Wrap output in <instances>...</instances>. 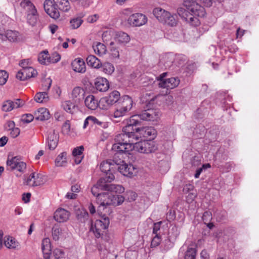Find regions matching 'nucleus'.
I'll list each match as a JSON object with an SVG mask.
<instances>
[{
  "label": "nucleus",
  "instance_id": "5fc2aeb1",
  "mask_svg": "<svg viewBox=\"0 0 259 259\" xmlns=\"http://www.w3.org/2000/svg\"><path fill=\"white\" fill-rule=\"evenodd\" d=\"M64 252L62 249L56 248L53 251V255L56 259H60L64 256Z\"/></svg>",
  "mask_w": 259,
  "mask_h": 259
},
{
  "label": "nucleus",
  "instance_id": "473e14b6",
  "mask_svg": "<svg viewBox=\"0 0 259 259\" xmlns=\"http://www.w3.org/2000/svg\"><path fill=\"white\" fill-rule=\"evenodd\" d=\"M54 3L58 7V9L63 11L68 12L70 8V4L68 0H53Z\"/></svg>",
  "mask_w": 259,
  "mask_h": 259
},
{
  "label": "nucleus",
  "instance_id": "cd10ccee",
  "mask_svg": "<svg viewBox=\"0 0 259 259\" xmlns=\"http://www.w3.org/2000/svg\"><path fill=\"white\" fill-rule=\"evenodd\" d=\"M34 117L36 120H46L50 118L49 110L46 108H40L34 112Z\"/></svg>",
  "mask_w": 259,
  "mask_h": 259
},
{
  "label": "nucleus",
  "instance_id": "dca6fc26",
  "mask_svg": "<svg viewBox=\"0 0 259 259\" xmlns=\"http://www.w3.org/2000/svg\"><path fill=\"white\" fill-rule=\"evenodd\" d=\"M37 74V72L30 66L25 69H21L16 75L17 78L21 80H25L31 77H34Z\"/></svg>",
  "mask_w": 259,
  "mask_h": 259
},
{
  "label": "nucleus",
  "instance_id": "4c0bfd02",
  "mask_svg": "<svg viewBox=\"0 0 259 259\" xmlns=\"http://www.w3.org/2000/svg\"><path fill=\"white\" fill-rule=\"evenodd\" d=\"M50 56L47 51L41 52L38 56V61L41 64L48 65L50 64Z\"/></svg>",
  "mask_w": 259,
  "mask_h": 259
},
{
  "label": "nucleus",
  "instance_id": "f03ea898",
  "mask_svg": "<svg viewBox=\"0 0 259 259\" xmlns=\"http://www.w3.org/2000/svg\"><path fill=\"white\" fill-rule=\"evenodd\" d=\"M153 15L161 23L170 26H176L177 23V16L161 8H156L153 10Z\"/></svg>",
  "mask_w": 259,
  "mask_h": 259
},
{
  "label": "nucleus",
  "instance_id": "6e6552de",
  "mask_svg": "<svg viewBox=\"0 0 259 259\" xmlns=\"http://www.w3.org/2000/svg\"><path fill=\"white\" fill-rule=\"evenodd\" d=\"M155 135L156 131L153 127H143L136 128L135 133L131 137L135 142L143 138L153 139Z\"/></svg>",
  "mask_w": 259,
  "mask_h": 259
},
{
  "label": "nucleus",
  "instance_id": "680f3d73",
  "mask_svg": "<svg viewBox=\"0 0 259 259\" xmlns=\"http://www.w3.org/2000/svg\"><path fill=\"white\" fill-rule=\"evenodd\" d=\"M62 131L64 134H68L70 131V123L69 120H66L62 126Z\"/></svg>",
  "mask_w": 259,
  "mask_h": 259
},
{
  "label": "nucleus",
  "instance_id": "79ce46f5",
  "mask_svg": "<svg viewBox=\"0 0 259 259\" xmlns=\"http://www.w3.org/2000/svg\"><path fill=\"white\" fill-rule=\"evenodd\" d=\"M197 250L195 247H188L185 253V259H195Z\"/></svg>",
  "mask_w": 259,
  "mask_h": 259
},
{
  "label": "nucleus",
  "instance_id": "ea45409f",
  "mask_svg": "<svg viewBox=\"0 0 259 259\" xmlns=\"http://www.w3.org/2000/svg\"><path fill=\"white\" fill-rule=\"evenodd\" d=\"M34 100L39 103H46L49 101V97L46 92H39L35 95Z\"/></svg>",
  "mask_w": 259,
  "mask_h": 259
},
{
  "label": "nucleus",
  "instance_id": "09e8293b",
  "mask_svg": "<svg viewBox=\"0 0 259 259\" xmlns=\"http://www.w3.org/2000/svg\"><path fill=\"white\" fill-rule=\"evenodd\" d=\"M27 19L28 22L31 25H34L36 24L37 19V12L33 13V12H32L31 13H28Z\"/></svg>",
  "mask_w": 259,
  "mask_h": 259
},
{
  "label": "nucleus",
  "instance_id": "0eeeda50",
  "mask_svg": "<svg viewBox=\"0 0 259 259\" xmlns=\"http://www.w3.org/2000/svg\"><path fill=\"white\" fill-rule=\"evenodd\" d=\"M133 146L136 151L142 153H150L155 152L157 149V146L155 142L151 140H144L138 142H133Z\"/></svg>",
  "mask_w": 259,
  "mask_h": 259
},
{
  "label": "nucleus",
  "instance_id": "72a5a7b5",
  "mask_svg": "<svg viewBox=\"0 0 259 259\" xmlns=\"http://www.w3.org/2000/svg\"><path fill=\"white\" fill-rule=\"evenodd\" d=\"M83 149V147L80 146L74 148L72 151V155L74 157V162L77 164H79L82 159Z\"/></svg>",
  "mask_w": 259,
  "mask_h": 259
},
{
  "label": "nucleus",
  "instance_id": "b1692460",
  "mask_svg": "<svg viewBox=\"0 0 259 259\" xmlns=\"http://www.w3.org/2000/svg\"><path fill=\"white\" fill-rule=\"evenodd\" d=\"M84 103L89 109L95 110L98 107L101 109L100 101L99 102L93 95H91L87 96L85 99Z\"/></svg>",
  "mask_w": 259,
  "mask_h": 259
},
{
  "label": "nucleus",
  "instance_id": "7ed1b4c3",
  "mask_svg": "<svg viewBox=\"0 0 259 259\" xmlns=\"http://www.w3.org/2000/svg\"><path fill=\"white\" fill-rule=\"evenodd\" d=\"M118 136L119 134L115 138L116 143L112 146L113 150L121 153H129L134 149L133 146L134 141L131 136L122 137L121 139H118Z\"/></svg>",
  "mask_w": 259,
  "mask_h": 259
},
{
  "label": "nucleus",
  "instance_id": "2eb2a0df",
  "mask_svg": "<svg viewBox=\"0 0 259 259\" xmlns=\"http://www.w3.org/2000/svg\"><path fill=\"white\" fill-rule=\"evenodd\" d=\"M59 139V133L54 130L48 131L47 139V146L51 150H54L57 146Z\"/></svg>",
  "mask_w": 259,
  "mask_h": 259
},
{
  "label": "nucleus",
  "instance_id": "3c124183",
  "mask_svg": "<svg viewBox=\"0 0 259 259\" xmlns=\"http://www.w3.org/2000/svg\"><path fill=\"white\" fill-rule=\"evenodd\" d=\"M9 77V74L5 70H0V85H4Z\"/></svg>",
  "mask_w": 259,
  "mask_h": 259
},
{
  "label": "nucleus",
  "instance_id": "a18cd8bd",
  "mask_svg": "<svg viewBox=\"0 0 259 259\" xmlns=\"http://www.w3.org/2000/svg\"><path fill=\"white\" fill-rule=\"evenodd\" d=\"M41 249L43 252L48 253L51 250V241L49 238H45L42 241Z\"/></svg>",
  "mask_w": 259,
  "mask_h": 259
},
{
  "label": "nucleus",
  "instance_id": "8fccbe9b",
  "mask_svg": "<svg viewBox=\"0 0 259 259\" xmlns=\"http://www.w3.org/2000/svg\"><path fill=\"white\" fill-rule=\"evenodd\" d=\"M124 198L122 196L117 194L115 196H113L112 198H111V204L114 205H120L124 201Z\"/></svg>",
  "mask_w": 259,
  "mask_h": 259
},
{
  "label": "nucleus",
  "instance_id": "052dcab7",
  "mask_svg": "<svg viewBox=\"0 0 259 259\" xmlns=\"http://www.w3.org/2000/svg\"><path fill=\"white\" fill-rule=\"evenodd\" d=\"M88 216V212L84 209L80 211V214L77 213V217L80 221H84Z\"/></svg>",
  "mask_w": 259,
  "mask_h": 259
},
{
  "label": "nucleus",
  "instance_id": "9d476101",
  "mask_svg": "<svg viewBox=\"0 0 259 259\" xmlns=\"http://www.w3.org/2000/svg\"><path fill=\"white\" fill-rule=\"evenodd\" d=\"M147 17L140 13L133 14L127 19V24L132 27H140L147 22Z\"/></svg>",
  "mask_w": 259,
  "mask_h": 259
},
{
  "label": "nucleus",
  "instance_id": "338daca9",
  "mask_svg": "<svg viewBox=\"0 0 259 259\" xmlns=\"http://www.w3.org/2000/svg\"><path fill=\"white\" fill-rule=\"evenodd\" d=\"M161 223V222H159L154 224L153 227V233L154 234H157V231L160 230Z\"/></svg>",
  "mask_w": 259,
  "mask_h": 259
},
{
  "label": "nucleus",
  "instance_id": "e433bc0d",
  "mask_svg": "<svg viewBox=\"0 0 259 259\" xmlns=\"http://www.w3.org/2000/svg\"><path fill=\"white\" fill-rule=\"evenodd\" d=\"M93 48L94 52L100 56H103L106 53V47L101 42H96L94 44Z\"/></svg>",
  "mask_w": 259,
  "mask_h": 259
},
{
  "label": "nucleus",
  "instance_id": "f257e3e1",
  "mask_svg": "<svg viewBox=\"0 0 259 259\" xmlns=\"http://www.w3.org/2000/svg\"><path fill=\"white\" fill-rule=\"evenodd\" d=\"M183 5L187 8H180L178 9V14L190 25L197 26L200 24L199 18L203 17L205 15L204 8L196 2L195 0H183Z\"/></svg>",
  "mask_w": 259,
  "mask_h": 259
},
{
  "label": "nucleus",
  "instance_id": "5701e85b",
  "mask_svg": "<svg viewBox=\"0 0 259 259\" xmlns=\"http://www.w3.org/2000/svg\"><path fill=\"white\" fill-rule=\"evenodd\" d=\"M4 245L10 249L18 250L20 248L19 242L15 238L10 236H6L5 237Z\"/></svg>",
  "mask_w": 259,
  "mask_h": 259
},
{
  "label": "nucleus",
  "instance_id": "2f4dec72",
  "mask_svg": "<svg viewBox=\"0 0 259 259\" xmlns=\"http://www.w3.org/2000/svg\"><path fill=\"white\" fill-rule=\"evenodd\" d=\"M115 39L120 44L125 45L130 42L131 38L126 33L120 31L116 33Z\"/></svg>",
  "mask_w": 259,
  "mask_h": 259
},
{
  "label": "nucleus",
  "instance_id": "a878e982",
  "mask_svg": "<svg viewBox=\"0 0 259 259\" xmlns=\"http://www.w3.org/2000/svg\"><path fill=\"white\" fill-rule=\"evenodd\" d=\"M84 91L80 87H75L73 89L71 93V98L74 102L78 103L82 101L84 98Z\"/></svg>",
  "mask_w": 259,
  "mask_h": 259
},
{
  "label": "nucleus",
  "instance_id": "6e6d98bb",
  "mask_svg": "<svg viewBox=\"0 0 259 259\" xmlns=\"http://www.w3.org/2000/svg\"><path fill=\"white\" fill-rule=\"evenodd\" d=\"M163 62L166 66H169L170 64L173 62V56L170 54H166L163 57Z\"/></svg>",
  "mask_w": 259,
  "mask_h": 259
},
{
  "label": "nucleus",
  "instance_id": "aec40b11",
  "mask_svg": "<svg viewBox=\"0 0 259 259\" xmlns=\"http://www.w3.org/2000/svg\"><path fill=\"white\" fill-rule=\"evenodd\" d=\"M94 85L96 89L100 92H106L109 88L108 80L103 77H98L95 79Z\"/></svg>",
  "mask_w": 259,
  "mask_h": 259
},
{
  "label": "nucleus",
  "instance_id": "6ab92c4d",
  "mask_svg": "<svg viewBox=\"0 0 259 259\" xmlns=\"http://www.w3.org/2000/svg\"><path fill=\"white\" fill-rule=\"evenodd\" d=\"M70 215V212L67 210L59 208L54 212V218L58 222L64 223L69 220Z\"/></svg>",
  "mask_w": 259,
  "mask_h": 259
},
{
  "label": "nucleus",
  "instance_id": "603ef678",
  "mask_svg": "<svg viewBox=\"0 0 259 259\" xmlns=\"http://www.w3.org/2000/svg\"><path fill=\"white\" fill-rule=\"evenodd\" d=\"M34 118V115L31 114H26L22 116L21 121L23 123H30L31 122Z\"/></svg>",
  "mask_w": 259,
  "mask_h": 259
},
{
  "label": "nucleus",
  "instance_id": "f3484780",
  "mask_svg": "<svg viewBox=\"0 0 259 259\" xmlns=\"http://www.w3.org/2000/svg\"><path fill=\"white\" fill-rule=\"evenodd\" d=\"M141 119L143 120L155 121L160 116V112L156 109H149L140 114Z\"/></svg>",
  "mask_w": 259,
  "mask_h": 259
},
{
  "label": "nucleus",
  "instance_id": "c756f323",
  "mask_svg": "<svg viewBox=\"0 0 259 259\" xmlns=\"http://www.w3.org/2000/svg\"><path fill=\"white\" fill-rule=\"evenodd\" d=\"M105 191H109L116 194H121L124 191V188L120 185L109 184L105 183Z\"/></svg>",
  "mask_w": 259,
  "mask_h": 259
},
{
  "label": "nucleus",
  "instance_id": "c9c22d12",
  "mask_svg": "<svg viewBox=\"0 0 259 259\" xmlns=\"http://www.w3.org/2000/svg\"><path fill=\"white\" fill-rule=\"evenodd\" d=\"M21 7L28 13H36V9L33 4L29 0H23L20 3Z\"/></svg>",
  "mask_w": 259,
  "mask_h": 259
},
{
  "label": "nucleus",
  "instance_id": "393cba45",
  "mask_svg": "<svg viewBox=\"0 0 259 259\" xmlns=\"http://www.w3.org/2000/svg\"><path fill=\"white\" fill-rule=\"evenodd\" d=\"M72 69L76 72L84 73L86 70L85 65L83 59L81 58H76L71 63Z\"/></svg>",
  "mask_w": 259,
  "mask_h": 259
},
{
  "label": "nucleus",
  "instance_id": "4468645a",
  "mask_svg": "<svg viewBox=\"0 0 259 259\" xmlns=\"http://www.w3.org/2000/svg\"><path fill=\"white\" fill-rule=\"evenodd\" d=\"M53 1L46 0L44 3V8L45 12L52 18L57 19L60 16L58 8L56 7Z\"/></svg>",
  "mask_w": 259,
  "mask_h": 259
},
{
  "label": "nucleus",
  "instance_id": "49530a36",
  "mask_svg": "<svg viewBox=\"0 0 259 259\" xmlns=\"http://www.w3.org/2000/svg\"><path fill=\"white\" fill-rule=\"evenodd\" d=\"M6 37L11 41H15L17 40L18 32L11 30H7L6 32Z\"/></svg>",
  "mask_w": 259,
  "mask_h": 259
},
{
  "label": "nucleus",
  "instance_id": "423d86ee",
  "mask_svg": "<svg viewBox=\"0 0 259 259\" xmlns=\"http://www.w3.org/2000/svg\"><path fill=\"white\" fill-rule=\"evenodd\" d=\"M101 215V219L97 220L95 223L94 226H92L91 230L97 238L101 237L104 231L106 229L109 225V219L106 215V213H103Z\"/></svg>",
  "mask_w": 259,
  "mask_h": 259
},
{
  "label": "nucleus",
  "instance_id": "f704fd0d",
  "mask_svg": "<svg viewBox=\"0 0 259 259\" xmlns=\"http://www.w3.org/2000/svg\"><path fill=\"white\" fill-rule=\"evenodd\" d=\"M55 163L56 166H65L67 163L66 152H63L59 154L56 157Z\"/></svg>",
  "mask_w": 259,
  "mask_h": 259
},
{
  "label": "nucleus",
  "instance_id": "864d4df0",
  "mask_svg": "<svg viewBox=\"0 0 259 259\" xmlns=\"http://www.w3.org/2000/svg\"><path fill=\"white\" fill-rule=\"evenodd\" d=\"M111 56L112 59H118L119 58V52L118 49L113 46L111 47Z\"/></svg>",
  "mask_w": 259,
  "mask_h": 259
},
{
  "label": "nucleus",
  "instance_id": "1a4fd4ad",
  "mask_svg": "<svg viewBox=\"0 0 259 259\" xmlns=\"http://www.w3.org/2000/svg\"><path fill=\"white\" fill-rule=\"evenodd\" d=\"M120 93L117 91H114L108 96L100 99L101 109L107 110L113 104L116 103L120 98Z\"/></svg>",
  "mask_w": 259,
  "mask_h": 259
},
{
  "label": "nucleus",
  "instance_id": "412c9836",
  "mask_svg": "<svg viewBox=\"0 0 259 259\" xmlns=\"http://www.w3.org/2000/svg\"><path fill=\"white\" fill-rule=\"evenodd\" d=\"M22 104V102L20 99H17L14 101L7 100L3 103L2 109L5 112H9L13 109L20 107Z\"/></svg>",
  "mask_w": 259,
  "mask_h": 259
},
{
  "label": "nucleus",
  "instance_id": "774afa93",
  "mask_svg": "<svg viewBox=\"0 0 259 259\" xmlns=\"http://www.w3.org/2000/svg\"><path fill=\"white\" fill-rule=\"evenodd\" d=\"M15 124L13 121L10 120L7 122L5 127L8 131H10L15 127Z\"/></svg>",
  "mask_w": 259,
  "mask_h": 259
},
{
  "label": "nucleus",
  "instance_id": "a19ab883",
  "mask_svg": "<svg viewBox=\"0 0 259 259\" xmlns=\"http://www.w3.org/2000/svg\"><path fill=\"white\" fill-rule=\"evenodd\" d=\"M102 70L106 74L111 75L115 70L113 65L109 62H105L102 64Z\"/></svg>",
  "mask_w": 259,
  "mask_h": 259
},
{
  "label": "nucleus",
  "instance_id": "de8ad7c7",
  "mask_svg": "<svg viewBox=\"0 0 259 259\" xmlns=\"http://www.w3.org/2000/svg\"><path fill=\"white\" fill-rule=\"evenodd\" d=\"M62 107L66 112L72 113L75 106L69 101H66L62 102Z\"/></svg>",
  "mask_w": 259,
  "mask_h": 259
},
{
  "label": "nucleus",
  "instance_id": "e2e57ef3",
  "mask_svg": "<svg viewBox=\"0 0 259 259\" xmlns=\"http://www.w3.org/2000/svg\"><path fill=\"white\" fill-rule=\"evenodd\" d=\"M106 174L107 175L104 178H101V179L105 180V183L107 184V182L110 183L113 181L115 179V177L112 172H109V174L107 172Z\"/></svg>",
  "mask_w": 259,
  "mask_h": 259
},
{
  "label": "nucleus",
  "instance_id": "37998d69",
  "mask_svg": "<svg viewBox=\"0 0 259 259\" xmlns=\"http://www.w3.org/2000/svg\"><path fill=\"white\" fill-rule=\"evenodd\" d=\"M127 112L124 110L121 107L117 108L115 111L110 114L111 118H119L124 116Z\"/></svg>",
  "mask_w": 259,
  "mask_h": 259
},
{
  "label": "nucleus",
  "instance_id": "4be33fe9",
  "mask_svg": "<svg viewBox=\"0 0 259 259\" xmlns=\"http://www.w3.org/2000/svg\"><path fill=\"white\" fill-rule=\"evenodd\" d=\"M68 235V231L59 226H55L52 228V237L54 240L65 239Z\"/></svg>",
  "mask_w": 259,
  "mask_h": 259
},
{
  "label": "nucleus",
  "instance_id": "bb28decb",
  "mask_svg": "<svg viewBox=\"0 0 259 259\" xmlns=\"http://www.w3.org/2000/svg\"><path fill=\"white\" fill-rule=\"evenodd\" d=\"M117 165V163L114 160H108L102 162L100 163V168L102 172L107 173L114 169H116V166Z\"/></svg>",
  "mask_w": 259,
  "mask_h": 259
},
{
  "label": "nucleus",
  "instance_id": "f8f14e48",
  "mask_svg": "<svg viewBox=\"0 0 259 259\" xmlns=\"http://www.w3.org/2000/svg\"><path fill=\"white\" fill-rule=\"evenodd\" d=\"M117 164L116 168L124 176L132 177L137 172V168L132 164H127L123 161Z\"/></svg>",
  "mask_w": 259,
  "mask_h": 259
},
{
  "label": "nucleus",
  "instance_id": "bf43d9fd",
  "mask_svg": "<svg viewBox=\"0 0 259 259\" xmlns=\"http://www.w3.org/2000/svg\"><path fill=\"white\" fill-rule=\"evenodd\" d=\"M161 242V238L158 234H155V236L153 237L151 241V246L156 247L159 245Z\"/></svg>",
  "mask_w": 259,
  "mask_h": 259
},
{
  "label": "nucleus",
  "instance_id": "4d7b16f0",
  "mask_svg": "<svg viewBox=\"0 0 259 259\" xmlns=\"http://www.w3.org/2000/svg\"><path fill=\"white\" fill-rule=\"evenodd\" d=\"M60 55L57 53H54L50 56V63H57L60 61Z\"/></svg>",
  "mask_w": 259,
  "mask_h": 259
},
{
  "label": "nucleus",
  "instance_id": "c03bdc74",
  "mask_svg": "<svg viewBox=\"0 0 259 259\" xmlns=\"http://www.w3.org/2000/svg\"><path fill=\"white\" fill-rule=\"evenodd\" d=\"M83 22V20L80 17H75L71 19L70 21V27L73 29H77L80 27Z\"/></svg>",
  "mask_w": 259,
  "mask_h": 259
},
{
  "label": "nucleus",
  "instance_id": "20e7f679",
  "mask_svg": "<svg viewBox=\"0 0 259 259\" xmlns=\"http://www.w3.org/2000/svg\"><path fill=\"white\" fill-rule=\"evenodd\" d=\"M141 116L140 114H136L132 116L130 118L126 119V125L123 127L122 133L119 134L118 139L131 136L135 133V130L133 129L134 125H137L140 123Z\"/></svg>",
  "mask_w": 259,
  "mask_h": 259
},
{
  "label": "nucleus",
  "instance_id": "ddd939ff",
  "mask_svg": "<svg viewBox=\"0 0 259 259\" xmlns=\"http://www.w3.org/2000/svg\"><path fill=\"white\" fill-rule=\"evenodd\" d=\"M7 166L11 170H17L21 172H24L26 169V163L20 160L17 157L8 159L7 162Z\"/></svg>",
  "mask_w": 259,
  "mask_h": 259
},
{
  "label": "nucleus",
  "instance_id": "58836bf2",
  "mask_svg": "<svg viewBox=\"0 0 259 259\" xmlns=\"http://www.w3.org/2000/svg\"><path fill=\"white\" fill-rule=\"evenodd\" d=\"M104 186H105V180L100 179L92 188L91 191L93 195L97 197V194H100L99 193V190L105 191Z\"/></svg>",
  "mask_w": 259,
  "mask_h": 259
},
{
  "label": "nucleus",
  "instance_id": "0e129e2a",
  "mask_svg": "<svg viewBox=\"0 0 259 259\" xmlns=\"http://www.w3.org/2000/svg\"><path fill=\"white\" fill-rule=\"evenodd\" d=\"M89 120H90V124H97L101 125L102 124V122L99 120L96 117L93 116H89Z\"/></svg>",
  "mask_w": 259,
  "mask_h": 259
},
{
  "label": "nucleus",
  "instance_id": "13d9d810",
  "mask_svg": "<svg viewBox=\"0 0 259 259\" xmlns=\"http://www.w3.org/2000/svg\"><path fill=\"white\" fill-rule=\"evenodd\" d=\"M19 65L22 69H25L31 66V61L29 59H24L20 62Z\"/></svg>",
  "mask_w": 259,
  "mask_h": 259
},
{
  "label": "nucleus",
  "instance_id": "c85d7f7f",
  "mask_svg": "<svg viewBox=\"0 0 259 259\" xmlns=\"http://www.w3.org/2000/svg\"><path fill=\"white\" fill-rule=\"evenodd\" d=\"M88 66L95 69H99L102 66V63L98 58L94 55H89L86 59Z\"/></svg>",
  "mask_w": 259,
  "mask_h": 259
},
{
  "label": "nucleus",
  "instance_id": "a211bd4d",
  "mask_svg": "<svg viewBox=\"0 0 259 259\" xmlns=\"http://www.w3.org/2000/svg\"><path fill=\"white\" fill-rule=\"evenodd\" d=\"M180 83V80L178 77H170L165 79H160L158 85L162 88L172 89L177 87Z\"/></svg>",
  "mask_w": 259,
  "mask_h": 259
},
{
  "label": "nucleus",
  "instance_id": "39448f33",
  "mask_svg": "<svg viewBox=\"0 0 259 259\" xmlns=\"http://www.w3.org/2000/svg\"><path fill=\"white\" fill-rule=\"evenodd\" d=\"M97 203L99 204L97 212L98 214L109 212V205L112 203L111 195L108 193H100L97 194L96 197Z\"/></svg>",
  "mask_w": 259,
  "mask_h": 259
},
{
  "label": "nucleus",
  "instance_id": "9b49d317",
  "mask_svg": "<svg viewBox=\"0 0 259 259\" xmlns=\"http://www.w3.org/2000/svg\"><path fill=\"white\" fill-rule=\"evenodd\" d=\"M46 182V178L40 174L33 172L27 178L25 183L31 187L39 186L44 184Z\"/></svg>",
  "mask_w": 259,
  "mask_h": 259
},
{
  "label": "nucleus",
  "instance_id": "69168bd1",
  "mask_svg": "<svg viewBox=\"0 0 259 259\" xmlns=\"http://www.w3.org/2000/svg\"><path fill=\"white\" fill-rule=\"evenodd\" d=\"M10 135L13 138H16L20 134V130L18 127H14L10 130Z\"/></svg>",
  "mask_w": 259,
  "mask_h": 259
},
{
  "label": "nucleus",
  "instance_id": "7c9ffc66",
  "mask_svg": "<svg viewBox=\"0 0 259 259\" xmlns=\"http://www.w3.org/2000/svg\"><path fill=\"white\" fill-rule=\"evenodd\" d=\"M120 104V107L128 112L132 108L133 101L130 96L125 95L122 98Z\"/></svg>",
  "mask_w": 259,
  "mask_h": 259
}]
</instances>
